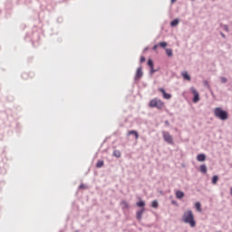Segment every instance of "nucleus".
Wrapping results in <instances>:
<instances>
[{
	"instance_id": "obj_1",
	"label": "nucleus",
	"mask_w": 232,
	"mask_h": 232,
	"mask_svg": "<svg viewBox=\"0 0 232 232\" xmlns=\"http://www.w3.org/2000/svg\"><path fill=\"white\" fill-rule=\"evenodd\" d=\"M182 222H184V224H188L190 227H195L197 226L195 216H193L192 210L188 209L183 213Z\"/></svg>"
},
{
	"instance_id": "obj_2",
	"label": "nucleus",
	"mask_w": 232,
	"mask_h": 232,
	"mask_svg": "<svg viewBox=\"0 0 232 232\" xmlns=\"http://www.w3.org/2000/svg\"><path fill=\"white\" fill-rule=\"evenodd\" d=\"M214 115L217 119H219V121H227V119H229V114L220 107L214 109Z\"/></svg>"
},
{
	"instance_id": "obj_3",
	"label": "nucleus",
	"mask_w": 232,
	"mask_h": 232,
	"mask_svg": "<svg viewBox=\"0 0 232 232\" xmlns=\"http://www.w3.org/2000/svg\"><path fill=\"white\" fill-rule=\"evenodd\" d=\"M150 108H158V110H161L164 107V102L159 99H153L150 102Z\"/></svg>"
},
{
	"instance_id": "obj_4",
	"label": "nucleus",
	"mask_w": 232,
	"mask_h": 232,
	"mask_svg": "<svg viewBox=\"0 0 232 232\" xmlns=\"http://www.w3.org/2000/svg\"><path fill=\"white\" fill-rule=\"evenodd\" d=\"M162 137H163V140H165L167 144L173 145V137L171 136V134H169V132L162 131Z\"/></svg>"
},
{
	"instance_id": "obj_5",
	"label": "nucleus",
	"mask_w": 232,
	"mask_h": 232,
	"mask_svg": "<svg viewBox=\"0 0 232 232\" xmlns=\"http://www.w3.org/2000/svg\"><path fill=\"white\" fill-rule=\"evenodd\" d=\"M190 92H192L194 98L193 102L197 103L200 101V94H198V92H197V89L195 87L190 88Z\"/></svg>"
},
{
	"instance_id": "obj_6",
	"label": "nucleus",
	"mask_w": 232,
	"mask_h": 232,
	"mask_svg": "<svg viewBox=\"0 0 232 232\" xmlns=\"http://www.w3.org/2000/svg\"><path fill=\"white\" fill-rule=\"evenodd\" d=\"M144 73L142 72V67L138 68L135 75V80L137 81V79H140V77H142Z\"/></svg>"
},
{
	"instance_id": "obj_7",
	"label": "nucleus",
	"mask_w": 232,
	"mask_h": 232,
	"mask_svg": "<svg viewBox=\"0 0 232 232\" xmlns=\"http://www.w3.org/2000/svg\"><path fill=\"white\" fill-rule=\"evenodd\" d=\"M160 92L161 93H163V97H164L165 99H167V100L171 99V94L166 92V91H165L164 89H162V88L160 89Z\"/></svg>"
},
{
	"instance_id": "obj_8",
	"label": "nucleus",
	"mask_w": 232,
	"mask_h": 232,
	"mask_svg": "<svg viewBox=\"0 0 232 232\" xmlns=\"http://www.w3.org/2000/svg\"><path fill=\"white\" fill-rule=\"evenodd\" d=\"M197 160H198V162H204V161L206 160V154H203V153L198 154V155L197 156Z\"/></svg>"
},
{
	"instance_id": "obj_9",
	"label": "nucleus",
	"mask_w": 232,
	"mask_h": 232,
	"mask_svg": "<svg viewBox=\"0 0 232 232\" xmlns=\"http://www.w3.org/2000/svg\"><path fill=\"white\" fill-rule=\"evenodd\" d=\"M145 209L141 208L140 210H139L136 214V218L138 220H142V214L144 213Z\"/></svg>"
},
{
	"instance_id": "obj_10",
	"label": "nucleus",
	"mask_w": 232,
	"mask_h": 232,
	"mask_svg": "<svg viewBox=\"0 0 232 232\" xmlns=\"http://www.w3.org/2000/svg\"><path fill=\"white\" fill-rule=\"evenodd\" d=\"M181 75L186 81H191V76H189V73H188V72H183Z\"/></svg>"
},
{
	"instance_id": "obj_11",
	"label": "nucleus",
	"mask_w": 232,
	"mask_h": 232,
	"mask_svg": "<svg viewBox=\"0 0 232 232\" xmlns=\"http://www.w3.org/2000/svg\"><path fill=\"white\" fill-rule=\"evenodd\" d=\"M199 171L201 173H208V166L206 164H203L199 167Z\"/></svg>"
},
{
	"instance_id": "obj_12",
	"label": "nucleus",
	"mask_w": 232,
	"mask_h": 232,
	"mask_svg": "<svg viewBox=\"0 0 232 232\" xmlns=\"http://www.w3.org/2000/svg\"><path fill=\"white\" fill-rule=\"evenodd\" d=\"M176 198L179 199L184 198V193L181 190L176 191Z\"/></svg>"
},
{
	"instance_id": "obj_13",
	"label": "nucleus",
	"mask_w": 232,
	"mask_h": 232,
	"mask_svg": "<svg viewBox=\"0 0 232 232\" xmlns=\"http://www.w3.org/2000/svg\"><path fill=\"white\" fill-rule=\"evenodd\" d=\"M195 208H196L197 211H198L199 213L202 212V206L200 205V202H196V203H195Z\"/></svg>"
},
{
	"instance_id": "obj_14",
	"label": "nucleus",
	"mask_w": 232,
	"mask_h": 232,
	"mask_svg": "<svg viewBox=\"0 0 232 232\" xmlns=\"http://www.w3.org/2000/svg\"><path fill=\"white\" fill-rule=\"evenodd\" d=\"M121 208H122V209H129V208H130V205L128 204V202H126V201H121Z\"/></svg>"
},
{
	"instance_id": "obj_15",
	"label": "nucleus",
	"mask_w": 232,
	"mask_h": 232,
	"mask_svg": "<svg viewBox=\"0 0 232 232\" xmlns=\"http://www.w3.org/2000/svg\"><path fill=\"white\" fill-rule=\"evenodd\" d=\"M179 21L178 18L174 19L171 23H170V26H172L173 28H175V26H178Z\"/></svg>"
},
{
	"instance_id": "obj_16",
	"label": "nucleus",
	"mask_w": 232,
	"mask_h": 232,
	"mask_svg": "<svg viewBox=\"0 0 232 232\" xmlns=\"http://www.w3.org/2000/svg\"><path fill=\"white\" fill-rule=\"evenodd\" d=\"M129 135H134L136 140L139 139V132L137 130L129 131Z\"/></svg>"
},
{
	"instance_id": "obj_17",
	"label": "nucleus",
	"mask_w": 232,
	"mask_h": 232,
	"mask_svg": "<svg viewBox=\"0 0 232 232\" xmlns=\"http://www.w3.org/2000/svg\"><path fill=\"white\" fill-rule=\"evenodd\" d=\"M166 53H167L168 57H173V50L166 49Z\"/></svg>"
},
{
	"instance_id": "obj_18",
	"label": "nucleus",
	"mask_w": 232,
	"mask_h": 232,
	"mask_svg": "<svg viewBox=\"0 0 232 232\" xmlns=\"http://www.w3.org/2000/svg\"><path fill=\"white\" fill-rule=\"evenodd\" d=\"M104 166V161L103 160H98L96 163V168H102Z\"/></svg>"
},
{
	"instance_id": "obj_19",
	"label": "nucleus",
	"mask_w": 232,
	"mask_h": 232,
	"mask_svg": "<svg viewBox=\"0 0 232 232\" xmlns=\"http://www.w3.org/2000/svg\"><path fill=\"white\" fill-rule=\"evenodd\" d=\"M136 206H138V208H144V206H146V203L141 200V201L137 202Z\"/></svg>"
},
{
	"instance_id": "obj_20",
	"label": "nucleus",
	"mask_w": 232,
	"mask_h": 232,
	"mask_svg": "<svg viewBox=\"0 0 232 232\" xmlns=\"http://www.w3.org/2000/svg\"><path fill=\"white\" fill-rule=\"evenodd\" d=\"M151 207L154 208V209H157V208H159V201L153 200L151 203Z\"/></svg>"
},
{
	"instance_id": "obj_21",
	"label": "nucleus",
	"mask_w": 232,
	"mask_h": 232,
	"mask_svg": "<svg viewBox=\"0 0 232 232\" xmlns=\"http://www.w3.org/2000/svg\"><path fill=\"white\" fill-rule=\"evenodd\" d=\"M113 155H114V157H117V159H121V151L120 150H114Z\"/></svg>"
},
{
	"instance_id": "obj_22",
	"label": "nucleus",
	"mask_w": 232,
	"mask_h": 232,
	"mask_svg": "<svg viewBox=\"0 0 232 232\" xmlns=\"http://www.w3.org/2000/svg\"><path fill=\"white\" fill-rule=\"evenodd\" d=\"M217 182H218V176H213L212 184H217Z\"/></svg>"
},
{
	"instance_id": "obj_23",
	"label": "nucleus",
	"mask_w": 232,
	"mask_h": 232,
	"mask_svg": "<svg viewBox=\"0 0 232 232\" xmlns=\"http://www.w3.org/2000/svg\"><path fill=\"white\" fill-rule=\"evenodd\" d=\"M159 46H160L161 48H166V46H168V43H166V42H160V43L159 44Z\"/></svg>"
},
{
	"instance_id": "obj_24",
	"label": "nucleus",
	"mask_w": 232,
	"mask_h": 232,
	"mask_svg": "<svg viewBox=\"0 0 232 232\" xmlns=\"http://www.w3.org/2000/svg\"><path fill=\"white\" fill-rule=\"evenodd\" d=\"M148 66H150V68H153V60L149 59V61H148Z\"/></svg>"
},
{
	"instance_id": "obj_25",
	"label": "nucleus",
	"mask_w": 232,
	"mask_h": 232,
	"mask_svg": "<svg viewBox=\"0 0 232 232\" xmlns=\"http://www.w3.org/2000/svg\"><path fill=\"white\" fill-rule=\"evenodd\" d=\"M220 81L223 84H226V82H227V78L226 77H220Z\"/></svg>"
},
{
	"instance_id": "obj_26",
	"label": "nucleus",
	"mask_w": 232,
	"mask_h": 232,
	"mask_svg": "<svg viewBox=\"0 0 232 232\" xmlns=\"http://www.w3.org/2000/svg\"><path fill=\"white\" fill-rule=\"evenodd\" d=\"M223 30H225V32H229V26L227 24L223 25Z\"/></svg>"
},
{
	"instance_id": "obj_27",
	"label": "nucleus",
	"mask_w": 232,
	"mask_h": 232,
	"mask_svg": "<svg viewBox=\"0 0 232 232\" xmlns=\"http://www.w3.org/2000/svg\"><path fill=\"white\" fill-rule=\"evenodd\" d=\"M155 72H157V70H154V68H150V75H153V73H155Z\"/></svg>"
},
{
	"instance_id": "obj_28",
	"label": "nucleus",
	"mask_w": 232,
	"mask_h": 232,
	"mask_svg": "<svg viewBox=\"0 0 232 232\" xmlns=\"http://www.w3.org/2000/svg\"><path fill=\"white\" fill-rule=\"evenodd\" d=\"M144 61H146V58L144 56L140 57V63H144Z\"/></svg>"
},
{
	"instance_id": "obj_29",
	"label": "nucleus",
	"mask_w": 232,
	"mask_h": 232,
	"mask_svg": "<svg viewBox=\"0 0 232 232\" xmlns=\"http://www.w3.org/2000/svg\"><path fill=\"white\" fill-rule=\"evenodd\" d=\"M204 84H205V86H207V88H209V82H208V81H205Z\"/></svg>"
},
{
	"instance_id": "obj_30",
	"label": "nucleus",
	"mask_w": 232,
	"mask_h": 232,
	"mask_svg": "<svg viewBox=\"0 0 232 232\" xmlns=\"http://www.w3.org/2000/svg\"><path fill=\"white\" fill-rule=\"evenodd\" d=\"M159 48V45L158 44H155L152 48V50H157Z\"/></svg>"
},
{
	"instance_id": "obj_31",
	"label": "nucleus",
	"mask_w": 232,
	"mask_h": 232,
	"mask_svg": "<svg viewBox=\"0 0 232 232\" xmlns=\"http://www.w3.org/2000/svg\"><path fill=\"white\" fill-rule=\"evenodd\" d=\"M221 37H223V39H226V34H224V33H220Z\"/></svg>"
},
{
	"instance_id": "obj_32",
	"label": "nucleus",
	"mask_w": 232,
	"mask_h": 232,
	"mask_svg": "<svg viewBox=\"0 0 232 232\" xmlns=\"http://www.w3.org/2000/svg\"><path fill=\"white\" fill-rule=\"evenodd\" d=\"M80 189H84V184L80 185Z\"/></svg>"
},
{
	"instance_id": "obj_33",
	"label": "nucleus",
	"mask_w": 232,
	"mask_h": 232,
	"mask_svg": "<svg viewBox=\"0 0 232 232\" xmlns=\"http://www.w3.org/2000/svg\"><path fill=\"white\" fill-rule=\"evenodd\" d=\"M165 124H166L167 126H169V121H165Z\"/></svg>"
},
{
	"instance_id": "obj_34",
	"label": "nucleus",
	"mask_w": 232,
	"mask_h": 232,
	"mask_svg": "<svg viewBox=\"0 0 232 232\" xmlns=\"http://www.w3.org/2000/svg\"><path fill=\"white\" fill-rule=\"evenodd\" d=\"M177 0H171V4L173 5V3H175Z\"/></svg>"
},
{
	"instance_id": "obj_35",
	"label": "nucleus",
	"mask_w": 232,
	"mask_h": 232,
	"mask_svg": "<svg viewBox=\"0 0 232 232\" xmlns=\"http://www.w3.org/2000/svg\"><path fill=\"white\" fill-rule=\"evenodd\" d=\"M230 195H232V187H231V189H230Z\"/></svg>"
},
{
	"instance_id": "obj_36",
	"label": "nucleus",
	"mask_w": 232,
	"mask_h": 232,
	"mask_svg": "<svg viewBox=\"0 0 232 232\" xmlns=\"http://www.w3.org/2000/svg\"><path fill=\"white\" fill-rule=\"evenodd\" d=\"M172 204H177V202H175V201H172Z\"/></svg>"
},
{
	"instance_id": "obj_37",
	"label": "nucleus",
	"mask_w": 232,
	"mask_h": 232,
	"mask_svg": "<svg viewBox=\"0 0 232 232\" xmlns=\"http://www.w3.org/2000/svg\"><path fill=\"white\" fill-rule=\"evenodd\" d=\"M192 1H195V0H192Z\"/></svg>"
}]
</instances>
